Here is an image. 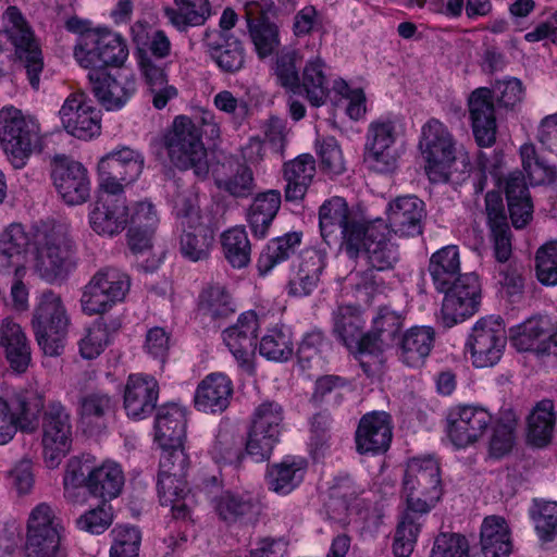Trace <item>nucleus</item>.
<instances>
[{
  "label": "nucleus",
  "mask_w": 557,
  "mask_h": 557,
  "mask_svg": "<svg viewBox=\"0 0 557 557\" xmlns=\"http://www.w3.org/2000/svg\"><path fill=\"white\" fill-rule=\"evenodd\" d=\"M363 230L366 232L360 238L357 257L363 249L369 269L356 274L354 290L357 300L369 306L374 294L382 286V281H377L374 271L393 270L399 261V251L398 247L388 239L389 233L383 220L367 223Z\"/></svg>",
  "instance_id": "1"
},
{
  "label": "nucleus",
  "mask_w": 557,
  "mask_h": 557,
  "mask_svg": "<svg viewBox=\"0 0 557 557\" xmlns=\"http://www.w3.org/2000/svg\"><path fill=\"white\" fill-rule=\"evenodd\" d=\"M4 29L0 30V53L10 42L14 49V63L25 72L34 90L40 87L45 63L40 44L16 7H9L3 13Z\"/></svg>",
  "instance_id": "2"
},
{
  "label": "nucleus",
  "mask_w": 557,
  "mask_h": 557,
  "mask_svg": "<svg viewBox=\"0 0 557 557\" xmlns=\"http://www.w3.org/2000/svg\"><path fill=\"white\" fill-rule=\"evenodd\" d=\"M163 145L171 162L180 170H193L203 178L209 172L207 150L201 140V132L193 119L180 115L163 136Z\"/></svg>",
  "instance_id": "3"
},
{
  "label": "nucleus",
  "mask_w": 557,
  "mask_h": 557,
  "mask_svg": "<svg viewBox=\"0 0 557 557\" xmlns=\"http://www.w3.org/2000/svg\"><path fill=\"white\" fill-rule=\"evenodd\" d=\"M71 320L59 294L45 290L38 298L32 327L38 346L46 356H60L65 346Z\"/></svg>",
  "instance_id": "4"
},
{
  "label": "nucleus",
  "mask_w": 557,
  "mask_h": 557,
  "mask_svg": "<svg viewBox=\"0 0 557 557\" xmlns=\"http://www.w3.org/2000/svg\"><path fill=\"white\" fill-rule=\"evenodd\" d=\"M367 222L350 211L342 197L325 200L319 209V226L323 240L330 245L339 237L341 249L350 258H357L360 238Z\"/></svg>",
  "instance_id": "5"
},
{
  "label": "nucleus",
  "mask_w": 557,
  "mask_h": 557,
  "mask_svg": "<svg viewBox=\"0 0 557 557\" xmlns=\"http://www.w3.org/2000/svg\"><path fill=\"white\" fill-rule=\"evenodd\" d=\"M403 487L406 507L420 515H426L443 494L438 462L432 457L410 459Z\"/></svg>",
  "instance_id": "6"
},
{
  "label": "nucleus",
  "mask_w": 557,
  "mask_h": 557,
  "mask_svg": "<svg viewBox=\"0 0 557 557\" xmlns=\"http://www.w3.org/2000/svg\"><path fill=\"white\" fill-rule=\"evenodd\" d=\"M39 124L10 107L0 110V145L15 169L25 166L40 143Z\"/></svg>",
  "instance_id": "7"
},
{
  "label": "nucleus",
  "mask_w": 557,
  "mask_h": 557,
  "mask_svg": "<svg viewBox=\"0 0 557 557\" xmlns=\"http://www.w3.org/2000/svg\"><path fill=\"white\" fill-rule=\"evenodd\" d=\"M128 57L126 40L110 30L90 32L79 36L74 47L77 63L89 71H106L108 66H121Z\"/></svg>",
  "instance_id": "8"
},
{
  "label": "nucleus",
  "mask_w": 557,
  "mask_h": 557,
  "mask_svg": "<svg viewBox=\"0 0 557 557\" xmlns=\"http://www.w3.org/2000/svg\"><path fill=\"white\" fill-rule=\"evenodd\" d=\"M419 148L429 178L436 183L448 181L456 161L455 140L448 128L436 119L429 120L422 127Z\"/></svg>",
  "instance_id": "9"
},
{
  "label": "nucleus",
  "mask_w": 557,
  "mask_h": 557,
  "mask_svg": "<svg viewBox=\"0 0 557 557\" xmlns=\"http://www.w3.org/2000/svg\"><path fill=\"white\" fill-rule=\"evenodd\" d=\"M75 244L67 232L53 227L37 240L35 269L49 282L64 277L75 267Z\"/></svg>",
  "instance_id": "10"
},
{
  "label": "nucleus",
  "mask_w": 557,
  "mask_h": 557,
  "mask_svg": "<svg viewBox=\"0 0 557 557\" xmlns=\"http://www.w3.org/2000/svg\"><path fill=\"white\" fill-rule=\"evenodd\" d=\"M128 275L116 268H104L94 274L84 287L82 310L87 315L102 314L122 301L129 290Z\"/></svg>",
  "instance_id": "11"
},
{
  "label": "nucleus",
  "mask_w": 557,
  "mask_h": 557,
  "mask_svg": "<svg viewBox=\"0 0 557 557\" xmlns=\"http://www.w3.org/2000/svg\"><path fill=\"white\" fill-rule=\"evenodd\" d=\"M62 527L47 503L35 506L27 520L24 557H55Z\"/></svg>",
  "instance_id": "12"
},
{
  "label": "nucleus",
  "mask_w": 557,
  "mask_h": 557,
  "mask_svg": "<svg viewBox=\"0 0 557 557\" xmlns=\"http://www.w3.org/2000/svg\"><path fill=\"white\" fill-rule=\"evenodd\" d=\"M144 156L123 147L103 156L98 162L101 191L124 195V187L135 182L144 169Z\"/></svg>",
  "instance_id": "13"
},
{
  "label": "nucleus",
  "mask_w": 557,
  "mask_h": 557,
  "mask_svg": "<svg viewBox=\"0 0 557 557\" xmlns=\"http://www.w3.org/2000/svg\"><path fill=\"white\" fill-rule=\"evenodd\" d=\"M506 346L505 324L500 317L481 318L472 327L467 341L472 364L486 368L496 364Z\"/></svg>",
  "instance_id": "14"
},
{
  "label": "nucleus",
  "mask_w": 557,
  "mask_h": 557,
  "mask_svg": "<svg viewBox=\"0 0 557 557\" xmlns=\"http://www.w3.org/2000/svg\"><path fill=\"white\" fill-rule=\"evenodd\" d=\"M396 117L380 116L373 120L367 129L364 161L376 172H389L396 166L394 150L398 137Z\"/></svg>",
  "instance_id": "15"
},
{
  "label": "nucleus",
  "mask_w": 557,
  "mask_h": 557,
  "mask_svg": "<svg viewBox=\"0 0 557 557\" xmlns=\"http://www.w3.org/2000/svg\"><path fill=\"white\" fill-rule=\"evenodd\" d=\"M445 294L442 305V321L445 326L451 327L473 315L481 302V284L475 273H465L451 282Z\"/></svg>",
  "instance_id": "16"
},
{
  "label": "nucleus",
  "mask_w": 557,
  "mask_h": 557,
  "mask_svg": "<svg viewBox=\"0 0 557 557\" xmlns=\"http://www.w3.org/2000/svg\"><path fill=\"white\" fill-rule=\"evenodd\" d=\"M51 177L64 203L79 206L89 200L91 182L88 170L81 162L66 157L55 158Z\"/></svg>",
  "instance_id": "17"
},
{
  "label": "nucleus",
  "mask_w": 557,
  "mask_h": 557,
  "mask_svg": "<svg viewBox=\"0 0 557 557\" xmlns=\"http://www.w3.org/2000/svg\"><path fill=\"white\" fill-rule=\"evenodd\" d=\"M64 129L78 139H91L101 132L100 111L83 91L71 94L59 111Z\"/></svg>",
  "instance_id": "18"
},
{
  "label": "nucleus",
  "mask_w": 557,
  "mask_h": 557,
  "mask_svg": "<svg viewBox=\"0 0 557 557\" xmlns=\"http://www.w3.org/2000/svg\"><path fill=\"white\" fill-rule=\"evenodd\" d=\"M405 319L404 313L389 306L379 307L372 318L371 330L362 336V351L373 354L379 363L380 356L397 345Z\"/></svg>",
  "instance_id": "19"
},
{
  "label": "nucleus",
  "mask_w": 557,
  "mask_h": 557,
  "mask_svg": "<svg viewBox=\"0 0 557 557\" xmlns=\"http://www.w3.org/2000/svg\"><path fill=\"white\" fill-rule=\"evenodd\" d=\"M387 232L399 237H414L422 234L426 216L425 205L417 196H399L389 201L386 210Z\"/></svg>",
  "instance_id": "20"
},
{
  "label": "nucleus",
  "mask_w": 557,
  "mask_h": 557,
  "mask_svg": "<svg viewBox=\"0 0 557 557\" xmlns=\"http://www.w3.org/2000/svg\"><path fill=\"white\" fill-rule=\"evenodd\" d=\"M259 321L256 312L242 313L236 324L223 332V341L237 360L239 367L249 374L255 372L251 361L256 347Z\"/></svg>",
  "instance_id": "21"
},
{
  "label": "nucleus",
  "mask_w": 557,
  "mask_h": 557,
  "mask_svg": "<svg viewBox=\"0 0 557 557\" xmlns=\"http://www.w3.org/2000/svg\"><path fill=\"white\" fill-rule=\"evenodd\" d=\"M468 111L478 145L493 146L497 131L493 90L487 87L474 89L468 97Z\"/></svg>",
  "instance_id": "22"
},
{
  "label": "nucleus",
  "mask_w": 557,
  "mask_h": 557,
  "mask_svg": "<svg viewBox=\"0 0 557 557\" xmlns=\"http://www.w3.org/2000/svg\"><path fill=\"white\" fill-rule=\"evenodd\" d=\"M91 228L99 235L114 236L128 224V207L124 195L101 191L89 213Z\"/></svg>",
  "instance_id": "23"
},
{
  "label": "nucleus",
  "mask_w": 557,
  "mask_h": 557,
  "mask_svg": "<svg viewBox=\"0 0 557 557\" xmlns=\"http://www.w3.org/2000/svg\"><path fill=\"white\" fill-rule=\"evenodd\" d=\"M245 18L248 35L259 59H265L277 51L280 47V29L272 22L263 5L257 1L247 2Z\"/></svg>",
  "instance_id": "24"
},
{
  "label": "nucleus",
  "mask_w": 557,
  "mask_h": 557,
  "mask_svg": "<svg viewBox=\"0 0 557 557\" xmlns=\"http://www.w3.org/2000/svg\"><path fill=\"white\" fill-rule=\"evenodd\" d=\"M87 78L92 94L107 110L121 109L136 89L134 78L113 77L106 71H89Z\"/></svg>",
  "instance_id": "25"
},
{
  "label": "nucleus",
  "mask_w": 557,
  "mask_h": 557,
  "mask_svg": "<svg viewBox=\"0 0 557 557\" xmlns=\"http://www.w3.org/2000/svg\"><path fill=\"white\" fill-rule=\"evenodd\" d=\"M325 264V251L315 248L302 250L287 284L288 294L295 297L309 296L318 287Z\"/></svg>",
  "instance_id": "26"
},
{
  "label": "nucleus",
  "mask_w": 557,
  "mask_h": 557,
  "mask_svg": "<svg viewBox=\"0 0 557 557\" xmlns=\"http://www.w3.org/2000/svg\"><path fill=\"white\" fill-rule=\"evenodd\" d=\"M548 321L531 318L511 330L512 345L519 351L557 355V332L549 334Z\"/></svg>",
  "instance_id": "27"
},
{
  "label": "nucleus",
  "mask_w": 557,
  "mask_h": 557,
  "mask_svg": "<svg viewBox=\"0 0 557 557\" xmlns=\"http://www.w3.org/2000/svg\"><path fill=\"white\" fill-rule=\"evenodd\" d=\"M233 384L223 373L207 375L198 385L194 403L196 409L205 414H220L230 405Z\"/></svg>",
  "instance_id": "28"
},
{
  "label": "nucleus",
  "mask_w": 557,
  "mask_h": 557,
  "mask_svg": "<svg viewBox=\"0 0 557 557\" xmlns=\"http://www.w3.org/2000/svg\"><path fill=\"white\" fill-rule=\"evenodd\" d=\"M69 420H46L42 425V460L48 469H57L72 448Z\"/></svg>",
  "instance_id": "29"
},
{
  "label": "nucleus",
  "mask_w": 557,
  "mask_h": 557,
  "mask_svg": "<svg viewBox=\"0 0 557 557\" xmlns=\"http://www.w3.org/2000/svg\"><path fill=\"white\" fill-rule=\"evenodd\" d=\"M158 383L154 379L129 375L124 391V408L127 416H148L156 409Z\"/></svg>",
  "instance_id": "30"
},
{
  "label": "nucleus",
  "mask_w": 557,
  "mask_h": 557,
  "mask_svg": "<svg viewBox=\"0 0 557 557\" xmlns=\"http://www.w3.org/2000/svg\"><path fill=\"white\" fill-rule=\"evenodd\" d=\"M435 341V332L430 326H413L407 330L397 345L398 359L408 367L417 368L424 363Z\"/></svg>",
  "instance_id": "31"
},
{
  "label": "nucleus",
  "mask_w": 557,
  "mask_h": 557,
  "mask_svg": "<svg viewBox=\"0 0 557 557\" xmlns=\"http://www.w3.org/2000/svg\"><path fill=\"white\" fill-rule=\"evenodd\" d=\"M283 178L286 182L284 196L286 201H299L306 196L315 175V160L309 153H304L285 162Z\"/></svg>",
  "instance_id": "32"
},
{
  "label": "nucleus",
  "mask_w": 557,
  "mask_h": 557,
  "mask_svg": "<svg viewBox=\"0 0 557 557\" xmlns=\"http://www.w3.org/2000/svg\"><path fill=\"white\" fill-rule=\"evenodd\" d=\"M29 245V236L22 224H10L0 235V272L13 269L25 274L24 257Z\"/></svg>",
  "instance_id": "33"
},
{
  "label": "nucleus",
  "mask_w": 557,
  "mask_h": 557,
  "mask_svg": "<svg viewBox=\"0 0 557 557\" xmlns=\"http://www.w3.org/2000/svg\"><path fill=\"white\" fill-rule=\"evenodd\" d=\"M0 345L4 349L10 367L23 373L30 362L29 342L21 325L11 319H4L0 327Z\"/></svg>",
  "instance_id": "34"
},
{
  "label": "nucleus",
  "mask_w": 557,
  "mask_h": 557,
  "mask_svg": "<svg viewBox=\"0 0 557 557\" xmlns=\"http://www.w3.org/2000/svg\"><path fill=\"white\" fill-rule=\"evenodd\" d=\"M281 434L282 425L276 420H251L247 431V454L258 462L268 460Z\"/></svg>",
  "instance_id": "35"
},
{
  "label": "nucleus",
  "mask_w": 557,
  "mask_h": 557,
  "mask_svg": "<svg viewBox=\"0 0 557 557\" xmlns=\"http://www.w3.org/2000/svg\"><path fill=\"white\" fill-rule=\"evenodd\" d=\"M480 545L484 557H509L513 545L510 529L503 517L488 516L483 520Z\"/></svg>",
  "instance_id": "36"
},
{
  "label": "nucleus",
  "mask_w": 557,
  "mask_h": 557,
  "mask_svg": "<svg viewBox=\"0 0 557 557\" xmlns=\"http://www.w3.org/2000/svg\"><path fill=\"white\" fill-rule=\"evenodd\" d=\"M505 191L512 225L516 228L524 227L532 219L533 203L522 173L508 175Z\"/></svg>",
  "instance_id": "37"
},
{
  "label": "nucleus",
  "mask_w": 557,
  "mask_h": 557,
  "mask_svg": "<svg viewBox=\"0 0 557 557\" xmlns=\"http://www.w3.org/2000/svg\"><path fill=\"white\" fill-rule=\"evenodd\" d=\"M212 508L226 524L243 522L256 512L252 497L245 493L225 491L212 498Z\"/></svg>",
  "instance_id": "38"
},
{
  "label": "nucleus",
  "mask_w": 557,
  "mask_h": 557,
  "mask_svg": "<svg viewBox=\"0 0 557 557\" xmlns=\"http://www.w3.org/2000/svg\"><path fill=\"white\" fill-rule=\"evenodd\" d=\"M124 485V473L121 467L106 461L87 474V490L97 497L111 500L120 495Z\"/></svg>",
  "instance_id": "39"
},
{
  "label": "nucleus",
  "mask_w": 557,
  "mask_h": 557,
  "mask_svg": "<svg viewBox=\"0 0 557 557\" xmlns=\"http://www.w3.org/2000/svg\"><path fill=\"white\" fill-rule=\"evenodd\" d=\"M175 8H165L164 14L180 32L189 27L202 26L212 15L209 0H173Z\"/></svg>",
  "instance_id": "40"
},
{
  "label": "nucleus",
  "mask_w": 557,
  "mask_h": 557,
  "mask_svg": "<svg viewBox=\"0 0 557 557\" xmlns=\"http://www.w3.org/2000/svg\"><path fill=\"white\" fill-rule=\"evenodd\" d=\"M428 271L437 292L447 289L451 282H456L462 275L458 247L449 245L434 252L430 258Z\"/></svg>",
  "instance_id": "41"
},
{
  "label": "nucleus",
  "mask_w": 557,
  "mask_h": 557,
  "mask_svg": "<svg viewBox=\"0 0 557 557\" xmlns=\"http://www.w3.org/2000/svg\"><path fill=\"white\" fill-rule=\"evenodd\" d=\"M281 207V193L275 189L256 196L249 206L247 221L256 237L264 238Z\"/></svg>",
  "instance_id": "42"
},
{
  "label": "nucleus",
  "mask_w": 557,
  "mask_h": 557,
  "mask_svg": "<svg viewBox=\"0 0 557 557\" xmlns=\"http://www.w3.org/2000/svg\"><path fill=\"white\" fill-rule=\"evenodd\" d=\"M393 433L388 420H360L356 431L359 454H380L388 449Z\"/></svg>",
  "instance_id": "43"
},
{
  "label": "nucleus",
  "mask_w": 557,
  "mask_h": 557,
  "mask_svg": "<svg viewBox=\"0 0 557 557\" xmlns=\"http://www.w3.org/2000/svg\"><path fill=\"white\" fill-rule=\"evenodd\" d=\"M324 67L323 60L315 57L306 63L302 76L299 78V91L296 95H305L313 107L322 106L329 95Z\"/></svg>",
  "instance_id": "44"
},
{
  "label": "nucleus",
  "mask_w": 557,
  "mask_h": 557,
  "mask_svg": "<svg viewBox=\"0 0 557 557\" xmlns=\"http://www.w3.org/2000/svg\"><path fill=\"white\" fill-rule=\"evenodd\" d=\"M363 325L360 306H341L334 314V333L348 348L361 347Z\"/></svg>",
  "instance_id": "45"
},
{
  "label": "nucleus",
  "mask_w": 557,
  "mask_h": 557,
  "mask_svg": "<svg viewBox=\"0 0 557 557\" xmlns=\"http://www.w3.org/2000/svg\"><path fill=\"white\" fill-rule=\"evenodd\" d=\"M224 168V175L216 178L218 188L235 198H247L253 194L256 183L249 165L235 160L228 161Z\"/></svg>",
  "instance_id": "46"
},
{
  "label": "nucleus",
  "mask_w": 557,
  "mask_h": 557,
  "mask_svg": "<svg viewBox=\"0 0 557 557\" xmlns=\"http://www.w3.org/2000/svg\"><path fill=\"white\" fill-rule=\"evenodd\" d=\"M307 461L302 458H285L282 462L270 467L268 483L270 490L288 494L304 480Z\"/></svg>",
  "instance_id": "47"
},
{
  "label": "nucleus",
  "mask_w": 557,
  "mask_h": 557,
  "mask_svg": "<svg viewBox=\"0 0 557 557\" xmlns=\"http://www.w3.org/2000/svg\"><path fill=\"white\" fill-rule=\"evenodd\" d=\"M139 64L153 107L158 110L163 109L177 96V89L168 83L164 70L156 65L150 58H141Z\"/></svg>",
  "instance_id": "48"
},
{
  "label": "nucleus",
  "mask_w": 557,
  "mask_h": 557,
  "mask_svg": "<svg viewBox=\"0 0 557 557\" xmlns=\"http://www.w3.org/2000/svg\"><path fill=\"white\" fill-rule=\"evenodd\" d=\"M211 57L225 73H236L244 67L245 48L232 34H223L221 39L208 42Z\"/></svg>",
  "instance_id": "49"
},
{
  "label": "nucleus",
  "mask_w": 557,
  "mask_h": 557,
  "mask_svg": "<svg viewBox=\"0 0 557 557\" xmlns=\"http://www.w3.org/2000/svg\"><path fill=\"white\" fill-rule=\"evenodd\" d=\"M302 234L289 232L283 236L271 239L258 259V271L264 275L274 267L287 260L295 253L301 243Z\"/></svg>",
  "instance_id": "50"
},
{
  "label": "nucleus",
  "mask_w": 557,
  "mask_h": 557,
  "mask_svg": "<svg viewBox=\"0 0 557 557\" xmlns=\"http://www.w3.org/2000/svg\"><path fill=\"white\" fill-rule=\"evenodd\" d=\"M199 309L212 321H220L235 312V304L224 286L210 285L200 294Z\"/></svg>",
  "instance_id": "51"
},
{
  "label": "nucleus",
  "mask_w": 557,
  "mask_h": 557,
  "mask_svg": "<svg viewBox=\"0 0 557 557\" xmlns=\"http://www.w3.org/2000/svg\"><path fill=\"white\" fill-rule=\"evenodd\" d=\"M222 250L227 262L237 269L250 262L251 244L243 227H232L221 236Z\"/></svg>",
  "instance_id": "52"
},
{
  "label": "nucleus",
  "mask_w": 557,
  "mask_h": 557,
  "mask_svg": "<svg viewBox=\"0 0 557 557\" xmlns=\"http://www.w3.org/2000/svg\"><path fill=\"white\" fill-rule=\"evenodd\" d=\"M213 244V236L201 223L195 227H184L180 249L182 255L194 262L206 260Z\"/></svg>",
  "instance_id": "53"
},
{
  "label": "nucleus",
  "mask_w": 557,
  "mask_h": 557,
  "mask_svg": "<svg viewBox=\"0 0 557 557\" xmlns=\"http://www.w3.org/2000/svg\"><path fill=\"white\" fill-rule=\"evenodd\" d=\"M520 157L523 171L527 173L531 184L540 185L552 183L556 180V169L537 156L532 144H524L520 147Z\"/></svg>",
  "instance_id": "54"
},
{
  "label": "nucleus",
  "mask_w": 557,
  "mask_h": 557,
  "mask_svg": "<svg viewBox=\"0 0 557 557\" xmlns=\"http://www.w3.org/2000/svg\"><path fill=\"white\" fill-rule=\"evenodd\" d=\"M488 455L494 459L507 456L515 446L516 420H490Z\"/></svg>",
  "instance_id": "55"
},
{
  "label": "nucleus",
  "mask_w": 557,
  "mask_h": 557,
  "mask_svg": "<svg viewBox=\"0 0 557 557\" xmlns=\"http://www.w3.org/2000/svg\"><path fill=\"white\" fill-rule=\"evenodd\" d=\"M110 343V333L102 318L95 320L79 339V352L85 359L98 357Z\"/></svg>",
  "instance_id": "56"
},
{
  "label": "nucleus",
  "mask_w": 557,
  "mask_h": 557,
  "mask_svg": "<svg viewBox=\"0 0 557 557\" xmlns=\"http://www.w3.org/2000/svg\"><path fill=\"white\" fill-rule=\"evenodd\" d=\"M259 352L269 360L287 361L293 355L289 334L281 329L270 330L260 341Z\"/></svg>",
  "instance_id": "57"
},
{
  "label": "nucleus",
  "mask_w": 557,
  "mask_h": 557,
  "mask_svg": "<svg viewBox=\"0 0 557 557\" xmlns=\"http://www.w3.org/2000/svg\"><path fill=\"white\" fill-rule=\"evenodd\" d=\"M532 517L539 537L543 542H553L557 537V503L535 502Z\"/></svg>",
  "instance_id": "58"
},
{
  "label": "nucleus",
  "mask_w": 557,
  "mask_h": 557,
  "mask_svg": "<svg viewBox=\"0 0 557 557\" xmlns=\"http://www.w3.org/2000/svg\"><path fill=\"white\" fill-rule=\"evenodd\" d=\"M485 428L484 420H450L446 432L455 447L465 448L474 443Z\"/></svg>",
  "instance_id": "59"
},
{
  "label": "nucleus",
  "mask_w": 557,
  "mask_h": 557,
  "mask_svg": "<svg viewBox=\"0 0 557 557\" xmlns=\"http://www.w3.org/2000/svg\"><path fill=\"white\" fill-rule=\"evenodd\" d=\"M114 536L110 557H138L141 535L135 527L116 525L112 530Z\"/></svg>",
  "instance_id": "60"
},
{
  "label": "nucleus",
  "mask_w": 557,
  "mask_h": 557,
  "mask_svg": "<svg viewBox=\"0 0 557 557\" xmlns=\"http://www.w3.org/2000/svg\"><path fill=\"white\" fill-rule=\"evenodd\" d=\"M470 546L459 533L442 532L433 543L429 557H469Z\"/></svg>",
  "instance_id": "61"
},
{
  "label": "nucleus",
  "mask_w": 557,
  "mask_h": 557,
  "mask_svg": "<svg viewBox=\"0 0 557 557\" xmlns=\"http://www.w3.org/2000/svg\"><path fill=\"white\" fill-rule=\"evenodd\" d=\"M185 433L184 420H156L154 441L161 449L182 448Z\"/></svg>",
  "instance_id": "62"
},
{
  "label": "nucleus",
  "mask_w": 557,
  "mask_h": 557,
  "mask_svg": "<svg viewBox=\"0 0 557 557\" xmlns=\"http://www.w3.org/2000/svg\"><path fill=\"white\" fill-rule=\"evenodd\" d=\"M174 212L182 228L195 227L201 223L198 199L191 190L178 191L174 197Z\"/></svg>",
  "instance_id": "63"
},
{
  "label": "nucleus",
  "mask_w": 557,
  "mask_h": 557,
  "mask_svg": "<svg viewBox=\"0 0 557 557\" xmlns=\"http://www.w3.org/2000/svg\"><path fill=\"white\" fill-rule=\"evenodd\" d=\"M535 260L540 282L546 285L557 284V242L541 247L536 252Z\"/></svg>",
  "instance_id": "64"
}]
</instances>
